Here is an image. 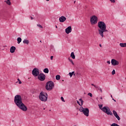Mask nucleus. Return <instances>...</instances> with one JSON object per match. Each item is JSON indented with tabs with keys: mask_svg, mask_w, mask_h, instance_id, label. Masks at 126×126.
I'll use <instances>...</instances> for the list:
<instances>
[{
	"mask_svg": "<svg viewBox=\"0 0 126 126\" xmlns=\"http://www.w3.org/2000/svg\"><path fill=\"white\" fill-rule=\"evenodd\" d=\"M21 83H22V82H21V81H19V84H21Z\"/></svg>",
	"mask_w": 126,
	"mask_h": 126,
	"instance_id": "36",
	"label": "nucleus"
},
{
	"mask_svg": "<svg viewBox=\"0 0 126 126\" xmlns=\"http://www.w3.org/2000/svg\"><path fill=\"white\" fill-rule=\"evenodd\" d=\"M12 122H14V121L13 120Z\"/></svg>",
	"mask_w": 126,
	"mask_h": 126,
	"instance_id": "50",
	"label": "nucleus"
},
{
	"mask_svg": "<svg viewBox=\"0 0 126 126\" xmlns=\"http://www.w3.org/2000/svg\"><path fill=\"white\" fill-rule=\"evenodd\" d=\"M39 98L42 102H47L48 100V94L46 93L41 92L39 94Z\"/></svg>",
	"mask_w": 126,
	"mask_h": 126,
	"instance_id": "5",
	"label": "nucleus"
},
{
	"mask_svg": "<svg viewBox=\"0 0 126 126\" xmlns=\"http://www.w3.org/2000/svg\"><path fill=\"white\" fill-rule=\"evenodd\" d=\"M110 126H120L117 124L113 123Z\"/></svg>",
	"mask_w": 126,
	"mask_h": 126,
	"instance_id": "24",
	"label": "nucleus"
},
{
	"mask_svg": "<svg viewBox=\"0 0 126 126\" xmlns=\"http://www.w3.org/2000/svg\"><path fill=\"white\" fill-rule=\"evenodd\" d=\"M71 73H72V74H73V75H75V74H74V71H73V72H72Z\"/></svg>",
	"mask_w": 126,
	"mask_h": 126,
	"instance_id": "37",
	"label": "nucleus"
},
{
	"mask_svg": "<svg viewBox=\"0 0 126 126\" xmlns=\"http://www.w3.org/2000/svg\"><path fill=\"white\" fill-rule=\"evenodd\" d=\"M107 63H108V64H111V61H107Z\"/></svg>",
	"mask_w": 126,
	"mask_h": 126,
	"instance_id": "31",
	"label": "nucleus"
},
{
	"mask_svg": "<svg viewBox=\"0 0 126 126\" xmlns=\"http://www.w3.org/2000/svg\"><path fill=\"white\" fill-rule=\"evenodd\" d=\"M68 61H69V62L71 63L73 65H74V63H73V61H72V59L68 58Z\"/></svg>",
	"mask_w": 126,
	"mask_h": 126,
	"instance_id": "23",
	"label": "nucleus"
},
{
	"mask_svg": "<svg viewBox=\"0 0 126 126\" xmlns=\"http://www.w3.org/2000/svg\"><path fill=\"white\" fill-rule=\"evenodd\" d=\"M40 43H42V41L41 40H40Z\"/></svg>",
	"mask_w": 126,
	"mask_h": 126,
	"instance_id": "46",
	"label": "nucleus"
},
{
	"mask_svg": "<svg viewBox=\"0 0 126 126\" xmlns=\"http://www.w3.org/2000/svg\"><path fill=\"white\" fill-rule=\"evenodd\" d=\"M119 63V61L116 60L115 59L111 60V64H112V65H118Z\"/></svg>",
	"mask_w": 126,
	"mask_h": 126,
	"instance_id": "10",
	"label": "nucleus"
},
{
	"mask_svg": "<svg viewBox=\"0 0 126 126\" xmlns=\"http://www.w3.org/2000/svg\"><path fill=\"white\" fill-rule=\"evenodd\" d=\"M112 100H113V101H114V102H117V101H116V100L114 98H112Z\"/></svg>",
	"mask_w": 126,
	"mask_h": 126,
	"instance_id": "39",
	"label": "nucleus"
},
{
	"mask_svg": "<svg viewBox=\"0 0 126 126\" xmlns=\"http://www.w3.org/2000/svg\"><path fill=\"white\" fill-rule=\"evenodd\" d=\"M115 73H116V71L115 70V69L113 70L112 72V75H114V74H115Z\"/></svg>",
	"mask_w": 126,
	"mask_h": 126,
	"instance_id": "26",
	"label": "nucleus"
},
{
	"mask_svg": "<svg viewBox=\"0 0 126 126\" xmlns=\"http://www.w3.org/2000/svg\"><path fill=\"white\" fill-rule=\"evenodd\" d=\"M39 73H40L39 69L37 68H34L32 71V74L33 76H38Z\"/></svg>",
	"mask_w": 126,
	"mask_h": 126,
	"instance_id": "8",
	"label": "nucleus"
},
{
	"mask_svg": "<svg viewBox=\"0 0 126 126\" xmlns=\"http://www.w3.org/2000/svg\"><path fill=\"white\" fill-rule=\"evenodd\" d=\"M77 104H78V105H79V106H81V104H80V103H79V101H78V100H77Z\"/></svg>",
	"mask_w": 126,
	"mask_h": 126,
	"instance_id": "32",
	"label": "nucleus"
},
{
	"mask_svg": "<svg viewBox=\"0 0 126 126\" xmlns=\"http://www.w3.org/2000/svg\"><path fill=\"white\" fill-rule=\"evenodd\" d=\"M55 87V84L54 82L52 81H49L46 83L45 86V89L47 91H51V90H53Z\"/></svg>",
	"mask_w": 126,
	"mask_h": 126,
	"instance_id": "4",
	"label": "nucleus"
},
{
	"mask_svg": "<svg viewBox=\"0 0 126 126\" xmlns=\"http://www.w3.org/2000/svg\"><path fill=\"white\" fill-rule=\"evenodd\" d=\"M111 98H113V95H111Z\"/></svg>",
	"mask_w": 126,
	"mask_h": 126,
	"instance_id": "43",
	"label": "nucleus"
},
{
	"mask_svg": "<svg viewBox=\"0 0 126 126\" xmlns=\"http://www.w3.org/2000/svg\"><path fill=\"white\" fill-rule=\"evenodd\" d=\"M88 95L89 96H90V97H92V94L91 93H89L88 94Z\"/></svg>",
	"mask_w": 126,
	"mask_h": 126,
	"instance_id": "29",
	"label": "nucleus"
},
{
	"mask_svg": "<svg viewBox=\"0 0 126 126\" xmlns=\"http://www.w3.org/2000/svg\"><path fill=\"white\" fill-rule=\"evenodd\" d=\"M100 99H101V100H102L103 99V97H101Z\"/></svg>",
	"mask_w": 126,
	"mask_h": 126,
	"instance_id": "42",
	"label": "nucleus"
},
{
	"mask_svg": "<svg viewBox=\"0 0 126 126\" xmlns=\"http://www.w3.org/2000/svg\"><path fill=\"white\" fill-rule=\"evenodd\" d=\"M56 28H58V26H56Z\"/></svg>",
	"mask_w": 126,
	"mask_h": 126,
	"instance_id": "44",
	"label": "nucleus"
},
{
	"mask_svg": "<svg viewBox=\"0 0 126 126\" xmlns=\"http://www.w3.org/2000/svg\"><path fill=\"white\" fill-rule=\"evenodd\" d=\"M98 107L100 110H101L102 112L107 114V115H110V116H113V113L111 110H110V108L108 106H104L103 107V104H98Z\"/></svg>",
	"mask_w": 126,
	"mask_h": 126,
	"instance_id": "3",
	"label": "nucleus"
},
{
	"mask_svg": "<svg viewBox=\"0 0 126 126\" xmlns=\"http://www.w3.org/2000/svg\"><path fill=\"white\" fill-rule=\"evenodd\" d=\"M10 0H7L5 1V2H6V3L7 4H8V5H10L11 4V2H10Z\"/></svg>",
	"mask_w": 126,
	"mask_h": 126,
	"instance_id": "18",
	"label": "nucleus"
},
{
	"mask_svg": "<svg viewBox=\"0 0 126 126\" xmlns=\"http://www.w3.org/2000/svg\"><path fill=\"white\" fill-rule=\"evenodd\" d=\"M111 2H115V0H110Z\"/></svg>",
	"mask_w": 126,
	"mask_h": 126,
	"instance_id": "34",
	"label": "nucleus"
},
{
	"mask_svg": "<svg viewBox=\"0 0 126 126\" xmlns=\"http://www.w3.org/2000/svg\"><path fill=\"white\" fill-rule=\"evenodd\" d=\"M56 80H60L61 79V76L60 75H57L56 76Z\"/></svg>",
	"mask_w": 126,
	"mask_h": 126,
	"instance_id": "22",
	"label": "nucleus"
},
{
	"mask_svg": "<svg viewBox=\"0 0 126 126\" xmlns=\"http://www.w3.org/2000/svg\"><path fill=\"white\" fill-rule=\"evenodd\" d=\"M97 26L99 29L98 30V32L99 35L103 37H104V32H108V30H107V26L105 22L103 21H100L98 22Z\"/></svg>",
	"mask_w": 126,
	"mask_h": 126,
	"instance_id": "2",
	"label": "nucleus"
},
{
	"mask_svg": "<svg viewBox=\"0 0 126 126\" xmlns=\"http://www.w3.org/2000/svg\"><path fill=\"white\" fill-rule=\"evenodd\" d=\"M80 112L83 113L84 116L86 117H89V109L88 108H84L82 107H81L79 109Z\"/></svg>",
	"mask_w": 126,
	"mask_h": 126,
	"instance_id": "6",
	"label": "nucleus"
},
{
	"mask_svg": "<svg viewBox=\"0 0 126 126\" xmlns=\"http://www.w3.org/2000/svg\"><path fill=\"white\" fill-rule=\"evenodd\" d=\"M74 2V3H75V1Z\"/></svg>",
	"mask_w": 126,
	"mask_h": 126,
	"instance_id": "49",
	"label": "nucleus"
},
{
	"mask_svg": "<svg viewBox=\"0 0 126 126\" xmlns=\"http://www.w3.org/2000/svg\"><path fill=\"white\" fill-rule=\"evenodd\" d=\"M91 85L92 86H94V88H95V86H96V85H94V84H92Z\"/></svg>",
	"mask_w": 126,
	"mask_h": 126,
	"instance_id": "35",
	"label": "nucleus"
},
{
	"mask_svg": "<svg viewBox=\"0 0 126 126\" xmlns=\"http://www.w3.org/2000/svg\"><path fill=\"white\" fill-rule=\"evenodd\" d=\"M61 99L63 102H65V101H64V99L63 98V97L62 96Z\"/></svg>",
	"mask_w": 126,
	"mask_h": 126,
	"instance_id": "28",
	"label": "nucleus"
},
{
	"mask_svg": "<svg viewBox=\"0 0 126 126\" xmlns=\"http://www.w3.org/2000/svg\"><path fill=\"white\" fill-rule=\"evenodd\" d=\"M43 72L45 73H49V69L48 68H46L43 70Z\"/></svg>",
	"mask_w": 126,
	"mask_h": 126,
	"instance_id": "21",
	"label": "nucleus"
},
{
	"mask_svg": "<svg viewBox=\"0 0 126 126\" xmlns=\"http://www.w3.org/2000/svg\"><path fill=\"white\" fill-rule=\"evenodd\" d=\"M23 43L24 44H26L27 45H29L30 42H29V40H28V39H24Z\"/></svg>",
	"mask_w": 126,
	"mask_h": 126,
	"instance_id": "15",
	"label": "nucleus"
},
{
	"mask_svg": "<svg viewBox=\"0 0 126 126\" xmlns=\"http://www.w3.org/2000/svg\"><path fill=\"white\" fill-rule=\"evenodd\" d=\"M38 79L40 81H44L46 79V75L44 73H40L38 76Z\"/></svg>",
	"mask_w": 126,
	"mask_h": 126,
	"instance_id": "9",
	"label": "nucleus"
},
{
	"mask_svg": "<svg viewBox=\"0 0 126 126\" xmlns=\"http://www.w3.org/2000/svg\"><path fill=\"white\" fill-rule=\"evenodd\" d=\"M17 40L18 44H20V43H21V41H22V39H21V37H18Z\"/></svg>",
	"mask_w": 126,
	"mask_h": 126,
	"instance_id": "17",
	"label": "nucleus"
},
{
	"mask_svg": "<svg viewBox=\"0 0 126 126\" xmlns=\"http://www.w3.org/2000/svg\"><path fill=\"white\" fill-rule=\"evenodd\" d=\"M14 101L15 104L19 109H20V110H22L23 112H26L28 109L27 107L25 106V104L22 102V97H21V95L18 94L16 95L14 97Z\"/></svg>",
	"mask_w": 126,
	"mask_h": 126,
	"instance_id": "1",
	"label": "nucleus"
},
{
	"mask_svg": "<svg viewBox=\"0 0 126 126\" xmlns=\"http://www.w3.org/2000/svg\"><path fill=\"white\" fill-rule=\"evenodd\" d=\"M43 110H45V108H43Z\"/></svg>",
	"mask_w": 126,
	"mask_h": 126,
	"instance_id": "47",
	"label": "nucleus"
},
{
	"mask_svg": "<svg viewBox=\"0 0 126 126\" xmlns=\"http://www.w3.org/2000/svg\"><path fill=\"white\" fill-rule=\"evenodd\" d=\"M18 81H20V79H19V78L18 79Z\"/></svg>",
	"mask_w": 126,
	"mask_h": 126,
	"instance_id": "40",
	"label": "nucleus"
},
{
	"mask_svg": "<svg viewBox=\"0 0 126 126\" xmlns=\"http://www.w3.org/2000/svg\"><path fill=\"white\" fill-rule=\"evenodd\" d=\"M71 57L72 58V59H73V60H74V59H75V55H74V53L72 52L71 53Z\"/></svg>",
	"mask_w": 126,
	"mask_h": 126,
	"instance_id": "20",
	"label": "nucleus"
},
{
	"mask_svg": "<svg viewBox=\"0 0 126 126\" xmlns=\"http://www.w3.org/2000/svg\"><path fill=\"white\" fill-rule=\"evenodd\" d=\"M65 20H66V18H65V17L62 16L61 17L59 18V21L60 22H64V21H65Z\"/></svg>",
	"mask_w": 126,
	"mask_h": 126,
	"instance_id": "13",
	"label": "nucleus"
},
{
	"mask_svg": "<svg viewBox=\"0 0 126 126\" xmlns=\"http://www.w3.org/2000/svg\"><path fill=\"white\" fill-rule=\"evenodd\" d=\"M65 32L66 34H69L72 31V30L71 29V26L68 27L65 30Z\"/></svg>",
	"mask_w": 126,
	"mask_h": 126,
	"instance_id": "12",
	"label": "nucleus"
},
{
	"mask_svg": "<svg viewBox=\"0 0 126 126\" xmlns=\"http://www.w3.org/2000/svg\"><path fill=\"white\" fill-rule=\"evenodd\" d=\"M50 112H51V109L49 110Z\"/></svg>",
	"mask_w": 126,
	"mask_h": 126,
	"instance_id": "48",
	"label": "nucleus"
},
{
	"mask_svg": "<svg viewBox=\"0 0 126 126\" xmlns=\"http://www.w3.org/2000/svg\"><path fill=\"white\" fill-rule=\"evenodd\" d=\"M37 26H38V27H39L40 28H43V26H41V25L40 24H37Z\"/></svg>",
	"mask_w": 126,
	"mask_h": 126,
	"instance_id": "27",
	"label": "nucleus"
},
{
	"mask_svg": "<svg viewBox=\"0 0 126 126\" xmlns=\"http://www.w3.org/2000/svg\"><path fill=\"white\" fill-rule=\"evenodd\" d=\"M90 21L92 25L97 24V23L98 22V18L96 16L94 15L92 16V17L91 18Z\"/></svg>",
	"mask_w": 126,
	"mask_h": 126,
	"instance_id": "7",
	"label": "nucleus"
},
{
	"mask_svg": "<svg viewBox=\"0 0 126 126\" xmlns=\"http://www.w3.org/2000/svg\"><path fill=\"white\" fill-rule=\"evenodd\" d=\"M79 101H80V102H81V106H82V105H83V100H82V98H80L79 99Z\"/></svg>",
	"mask_w": 126,
	"mask_h": 126,
	"instance_id": "25",
	"label": "nucleus"
},
{
	"mask_svg": "<svg viewBox=\"0 0 126 126\" xmlns=\"http://www.w3.org/2000/svg\"><path fill=\"white\" fill-rule=\"evenodd\" d=\"M95 88L96 89H98V90H99V91H100L101 93H102V92H103V91L102 90V89H101V88H100V87L97 86H95Z\"/></svg>",
	"mask_w": 126,
	"mask_h": 126,
	"instance_id": "19",
	"label": "nucleus"
},
{
	"mask_svg": "<svg viewBox=\"0 0 126 126\" xmlns=\"http://www.w3.org/2000/svg\"><path fill=\"white\" fill-rule=\"evenodd\" d=\"M47 1H49V0H46Z\"/></svg>",
	"mask_w": 126,
	"mask_h": 126,
	"instance_id": "45",
	"label": "nucleus"
},
{
	"mask_svg": "<svg viewBox=\"0 0 126 126\" xmlns=\"http://www.w3.org/2000/svg\"><path fill=\"white\" fill-rule=\"evenodd\" d=\"M50 59L51 60H53V59H54V56H51Z\"/></svg>",
	"mask_w": 126,
	"mask_h": 126,
	"instance_id": "33",
	"label": "nucleus"
},
{
	"mask_svg": "<svg viewBox=\"0 0 126 126\" xmlns=\"http://www.w3.org/2000/svg\"><path fill=\"white\" fill-rule=\"evenodd\" d=\"M69 75H70V77H72V75H73L72 72H69Z\"/></svg>",
	"mask_w": 126,
	"mask_h": 126,
	"instance_id": "30",
	"label": "nucleus"
},
{
	"mask_svg": "<svg viewBox=\"0 0 126 126\" xmlns=\"http://www.w3.org/2000/svg\"><path fill=\"white\" fill-rule=\"evenodd\" d=\"M31 20H33V19H34V18L32 17H31Z\"/></svg>",
	"mask_w": 126,
	"mask_h": 126,
	"instance_id": "38",
	"label": "nucleus"
},
{
	"mask_svg": "<svg viewBox=\"0 0 126 126\" xmlns=\"http://www.w3.org/2000/svg\"><path fill=\"white\" fill-rule=\"evenodd\" d=\"M113 113L114 116H115L116 119H117L118 121H121V118L120 117L119 115H118V113L116 112V110H113Z\"/></svg>",
	"mask_w": 126,
	"mask_h": 126,
	"instance_id": "11",
	"label": "nucleus"
},
{
	"mask_svg": "<svg viewBox=\"0 0 126 126\" xmlns=\"http://www.w3.org/2000/svg\"><path fill=\"white\" fill-rule=\"evenodd\" d=\"M15 50H16V48L15 46H12L10 49V52L11 54H13L15 52Z\"/></svg>",
	"mask_w": 126,
	"mask_h": 126,
	"instance_id": "14",
	"label": "nucleus"
},
{
	"mask_svg": "<svg viewBox=\"0 0 126 126\" xmlns=\"http://www.w3.org/2000/svg\"><path fill=\"white\" fill-rule=\"evenodd\" d=\"M120 46L122 48H125L126 47V43H120Z\"/></svg>",
	"mask_w": 126,
	"mask_h": 126,
	"instance_id": "16",
	"label": "nucleus"
},
{
	"mask_svg": "<svg viewBox=\"0 0 126 126\" xmlns=\"http://www.w3.org/2000/svg\"><path fill=\"white\" fill-rule=\"evenodd\" d=\"M99 47H102V45L99 44Z\"/></svg>",
	"mask_w": 126,
	"mask_h": 126,
	"instance_id": "41",
	"label": "nucleus"
}]
</instances>
